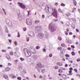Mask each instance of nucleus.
<instances>
[{
	"instance_id": "4be33fe9",
	"label": "nucleus",
	"mask_w": 80,
	"mask_h": 80,
	"mask_svg": "<svg viewBox=\"0 0 80 80\" xmlns=\"http://www.w3.org/2000/svg\"><path fill=\"white\" fill-rule=\"evenodd\" d=\"M58 72L59 73H62L63 72V70L62 69H59Z\"/></svg>"
},
{
	"instance_id": "3c124183",
	"label": "nucleus",
	"mask_w": 80,
	"mask_h": 80,
	"mask_svg": "<svg viewBox=\"0 0 80 80\" xmlns=\"http://www.w3.org/2000/svg\"><path fill=\"white\" fill-rule=\"evenodd\" d=\"M12 78H16V77H17L15 76L12 75Z\"/></svg>"
},
{
	"instance_id": "cd10ccee",
	"label": "nucleus",
	"mask_w": 80,
	"mask_h": 80,
	"mask_svg": "<svg viewBox=\"0 0 80 80\" xmlns=\"http://www.w3.org/2000/svg\"><path fill=\"white\" fill-rule=\"evenodd\" d=\"M27 12H28V15H30V13L31 12V11L30 10L29 11H27Z\"/></svg>"
},
{
	"instance_id": "4468645a",
	"label": "nucleus",
	"mask_w": 80,
	"mask_h": 80,
	"mask_svg": "<svg viewBox=\"0 0 80 80\" xmlns=\"http://www.w3.org/2000/svg\"><path fill=\"white\" fill-rule=\"evenodd\" d=\"M3 77L4 78H5L6 79H7V80H8V77L6 75H3Z\"/></svg>"
},
{
	"instance_id": "ea45409f",
	"label": "nucleus",
	"mask_w": 80,
	"mask_h": 80,
	"mask_svg": "<svg viewBox=\"0 0 80 80\" xmlns=\"http://www.w3.org/2000/svg\"><path fill=\"white\" fill-rule=\"evenodd\" d=\"M17 79L18 80H21L22 79V78L20 77H18L17 78Z\"/></svg>"
},
{
	"instance_id": "0eeeda50",
	"label": "nucleus",
	"mask_w": 80,
	"mask_h": 80,
	"mask_svg": "<svg viewBox=\"0 0 80 80\" xmlns=\"http://www.w3.org/2000/svg\"><path fill=\"white\" fill-rule=\"evenodd\" d=\"M43 37V34L42 33H40L38 35L37 37L40 39H42Z\"/></svg>"
},
{
	"instance_id": "5fc2aeb1",
	"label": "nucleus",
	"mask_w": 80,
	"mask_h": 80,
	"mask_svg": "<svg viewBox=\"0 0 80 80\" xmlns=\"http://www.w3.org/2000/svg\"><path fill=\"white\" fill-rule=\"evenodd\" d=\"M76 10V8H74L72 9V11H73V12H74V11H75V10Z\"/></svg>"
},
{
	"instance_id": "6e6552de",
	"label": "nucleus",
	"mask_w": 80,
	"mask_h": 80,
	"mask_svg": "<svg viewBox=\"0 0 80 80\" xmlns=\"http://www.w3.org/2000/svg\"><path fill=\"white\" fill-rule=\"evenodd\" d=\"M70 70L69 71V73L68 74V75H72L73 73H72V70H73V68H69Z\"/></svg>"
},
{
	"instance_id": "39448f33",
	"label": "nucleus",
	"mask_w": 80,
	"mask_h": 80,
	"mask_svg": "<svg viewBox=\"0 0 80 80\" xmlns=\"http://www.w3.org/2000/svg\"><path fill=\"white\" fill-rule=\"evenodd\" d=\"M18 5H19V6L21 8H23V9H25V8H26V6H25V5L22 3L18 2Z\"/></svg>"
},
{
	"instance_id": "5701e85b",
	"label": "nucleus",
	"mask_w": 80,
	"mask_h": 80,
	"mask_svg": "<svg viewBox=\"0 0 80 80\" xmlns=\"http://www.w3.org/2000/svg\"><path fill=\"white\" fill-rule=\"evenodd\" d=\"M66 77H67V76L65 75H63L62 76V78L64 79H65Z\"/></svg>"
},
{
	"instance_id": "423d86ee",
	"label": "nucleus",
	"mask_w": 80,
	"mask_h": 80,
	"mask_svg": "<svg viewBox=\"0 0 80 80\" xmlns=\"http://www.w3.org/2000/svg\"><path fill=\"white\" fill-rule=\"evenodd\" d=\"M26 23L28 25H32V21L31 20V19H27L26 20Z\"/></svg>"
},
{
	"instance_id": "c03bdc74",
	"label": "nucleus",
	"mask_w": 80,
	"mask_h": 80,
	"mask_svg": "<svg viewBox=\"0 0 80 80\" xmlns=\"http://www.w3.org/2000/svg\"><path fill=\"white\" fill-rule=\"evenodd\" d=\"M2 52H6V50L5 49H3L2 50Z\"/></svg>"
},
{
	"instance_id": "de8ad7c7",
	"label": "nucleus",
	"mask_w": 80,
	"mask_h": 80,
	"mask_svg": "<svg viewBox=\"0 0 80 80\" xmlns=\"http://www.w3.org/2000/svg\"><path fill=\"white\" fill-rule=\"evenodd\" d=\"M22 18H23V19H24V18H25V15H24V14H23L22 15Z\"/></svg>"
},
{
	"instance_id": "c9c22d12",
	"label": "nucleus",
	"mask_w": 80,
	"mask_h": 80,
	"mask_svg": "<svg viewBox=\"0 0 80 80\" xmlns=\"http://www.w3.org/2000/svg\"><path fill=\"white\" fill-rule=\"evenodd\" d=\"M73 70L76 72H78V70H77V68H74L73 69Z\"/></svg>"
},
{
	"instance_id": "a878e982",
	"label": "nucleus",
	"mask_w": 80,
	"mask_h": 80,
	"mask_svg": "<svg viewBox=\"0 0 80 80\" xmlns=\"http://www.w3.org/2000/svg\"><path fill=\"white\" fill-rule=\"evenodd\" d=\"M63 54H64V52H63V51L61 52V54L60 55V56L62 57V55H63Z\"/></svg>"
},
{
	"instance_id": "6ab92c4d",
	"label": "nucleus",
	"mask_w": 80,
	"mask_h": 80,
	"mask_svg": "<svg viewBox=\"0 0 80 80\" xmlns=\"http://www.w3.org/2000/svg\"><path fill=\"white\" fill-rule=\"evenodd\" d=\"M17 13L18 15H20V10H17Z\"/></svg>"
},
{
	"instance_id": "393cba45",
	"label": "nucleus",
	"mask_w": 80,
	"mask_h": 80,
	"mask_svg": "<svg viewBox=\"0 0 80 80\" xmlns=\"http://www.w3.org/2000/svg\"><path fill=\"white\" fill-rule=\"evenodd\" d=\"M58 11L60 12V13H63V12H62V10L61 9L59 8L58 9Z\"/></svg>"
},
{
	"instance_id": "f257e3e1",
	"label": "nucleus",
	"mask_w": 80,
	"mask_h": 80,
	"mask_svg": "<svg viewBox=\"0 0 80 80\" xmlns=\"http://www.w3.org/2000/svg\"><path fill=\"white\" fill-rule=\"evenodd\" d=\"M49 28H50V30L51 32H53L56 30V28L55 26L54 25L53 23H51L49 24Z\"/></svg>"
},
{
	"instance_id": "f03ea898",
	"label": "nucleus",
	"mask_w": 80,
	"mask_h": 80,
	"mask_svg": "<svg viewBox=\"0 0 80 80\" xmlns=\"http://www.w3.org/2000/svg\"><path fill=\"white\" fill-rule=\"evenodd\" d=\"M51 15H53V16L56 18H57L58 17V13H57V12L56 11V9H55L54 10V12L53 13H52Z\"/></svg>"
},
{
	"instance_id": "dca6fc26",
	"label": "nucleus",
	"mask_w": 80,
	"mask_h": 80,
	"mask_svg": "<svg viewBox=\"0 0 80 80\" xmlns=\"http://www.w3.org/2000/svg\"><path fill=\"white\" fill-rule=\"evenodd\" d=\"M2 9L4 13V15H7V12H6V11H5V10L3 8H2Z\"/></svg>"
},
{
	"instance_id": "37998d69",
	"label": "nucleus",
	"mask_w": 80,
	"mask_h": 80,
	"mask_svg": "<svg viewBox=\"0 0 80 80\" xmlns=\"http://www.w3.org/2000/svg\"><path fill=\"white\" fill-rule=\"evenodd\" d=\"M38 28V26H36L35 28V29H34L36 31H37Z\"/></svg>"
},
{
	"instance_id": "a18cd8bd",
	"label": "nucleus",
	"mask_w": 80,
	"mask_h": 80,
	"mask_svg": "<svg viewBox=\"0 0 80 80\" xmlns=\"http://www.w3.org/2000/svg\"><path fill=\"white\" fill-rule=\"evenodd\" d=\"M70 15V13H68V14H66V16H67V17H69Z\"/></svg>"
},
{
	"instance_id": "79ce46f5",
	"label": "nucleus",
	"mask_w": 80,
	"mask_h": 80,
	"mask_svg": "<svg viewBox=\"0 0 80 80\" xmlns=\"http://www.w3.org/2000/svg\"><path fill=\"white\" fill-rule=\"evenodd\" d=\"M58 50H60L61 49H62V48L61 47H60L58 48Z\"/></svg>"
},
{
	"instance_id": "7ed1b4c3",
	"label": "nucleus",
	"mask_w": 80,
	"mask_h": 80,
	"mask_svg": "<svg viewBox=\"0 0 80 80\" xmlns=\"http://www.w3.org/2000/svg\"><path fill=\"white\" fill-rule=\"evenodd\" d=\"M6 22L8 25L10 27H12V22H10V20L8 19V18H6Z\"/></svg>"
},
{
	"instance_id": "20e7f679",
	"label": "nucleus",
	"mask_w": 80,
	"mask_h": 80,
	"mask_svg": "<svg viewBox=\"0 0 80 80\" xmlns=\"http://www.w3.org/2000/svg\"><path fill=\"white\" fill-rule=\"evenodd\" d=\"M48 10L46 8H45V11L46 12H47L48 13L49 12V13H51V12H52L53 11V8H49L48 7Z\"/></svg>"
},
{
	"instance_id": "ddd939ff",
	"label": "nucleus",
	"mask_w": 80,
	"mask_h": 80,
	"mask_svg": "<svg viewBox=\"0 0 80 80\" xmlns=\"http://www.w3.org/2000/svg\"><path fill=\"white\" fill-rule=\"evenodd\" d=\"M18 17L19 20H22V17L21 15H18Z\"/></svg>"
},
{
	"instance_id": "58836bf2",
	"label": "nucleus",
	"mask_w": 80,
	"mask_h": 80,
	"mask_svg": "<svg viewBox=\"0 0 80 80\" xmlns=\"http://www.w3.org/2000/svg\"><path fill=\"white\" fill-rule=\"evenodd\" d=\"M45 36L46 38H48V34H46Z\"/></svg>"
},
{
	"instance_id": "774afa93",
	"label": "nucleus",
	"mask_w": 80,
	"mask_h": 80,
	"mask_svg": "<svg viewBox=\"0 0 80 80\" xmlns=\"http://www.w3.org/2000/svg\"><path fill=\"white\" fill-rule=\"evenodd\" d=\"M40 65H41L40 63H38L37 65V66H40Z\"/></svg>"
},
{
	"instance_id": "aec40b11",
	"label": "nucleus",
	"mask_w": 80,
	"mask_h": 80,
	"mask_svg": "<svg viewBox=\"0 0 80 80\" xmlns=\"http://www.w3.org/2000/svg\"><path fill=\"white\" fill-rule=\"evenodd\" d=\"M5 32L6 33H7L8 32V28H7V26H6V27L5 28Z\"/></svg>"
},
{
	"instance_id": "6e6d98bb",
	"label": "nucleus",
	"mask_w": 80,
	"mask_h": 80,
	"mask_svg": "<svg viewBox=\"0 0 80 80\" xmlns=\"http://www.w3.org/2000/svg\"><path fill=\"white\" fill-rule=\"evenodd\" d=\"M61 46H62V47H65V45L64 44H62Z\"/></svg>"
},
{
	"instance_id": "7c9ffc66",
	"label": "nucleus",
	"mask_w": 80,
	"mask_h": 80,
	"mask_svg": "<svg viewBox=\"0 0 80 80\" xmlns=\"http://www.w3.org/2000/svg\"><path fill=\"white\" fill-rule=\"evenodd\" d=\"M62 38L60 36L58 37V40H62Z\"/></svg>"
},
{
	"instance_id": "9b49d317",
	"label": "nucleus",
	"mask_w": 80,
	"mask_h": 80,
	"mask_svg": "<svg viewBox=\"0 0 80 80\" xmlns=\"http://www.w3.org/2000/svg\"><path fill=\"white\" fill-rule=\"evenodd\" d=\"M56 65H59V66H60V67H62V66L63 65V64L62 62H58L56 63Z\"/></svg>"
},
{
	"instance_id": "0e129e2a",
	"label": "nucleus",
	"mask_w": 80,
	"mask_h": 80,
	"mask_svg": "<svg viewBox=\"0 0 80 80\" xmlns=\"http://www.w3.org/2000/svg\"><path fill=\"white\" fill-rule=\"evenodd\" d=\"M55 5L56 6H57L58 5V2H56L55 3Z\"/></svg>"
},
{
	"instance_id": "9d476101",
	"label": "nucleus",
	"mask_w": 80,
	"mask_h": 80,
	"mask_svg": "<svg viewBox=\"0 0 80 80\" xmlns=\"http://www.w3.org/2000/svg\"><path fill=\"white\" fill-rule=\"evenodd\" d=\"M29 36L30 37H34L35 36V34L33 31H32L29 33Z\"/></svg>"
},
{
	"instance_id": "f8f14e48",
	"label": "nucleus",
	"mask_w": 80,
	"mask_h": 80,
	"mask_svg": "<svg viewBox=\"0 0 80 80\" xmlns=\"http://www.w3.org/2000/svg\"><path fill=\"white\" fill-rule=\"evenodd\" d=\"M10 70V68L9 67H8L5 68V72H8V71H9Z\"/></svg>"
},
{
	"instance_id": "4d7b16f0",
	"label": "nucleus",
	"mask_w": 80,
	"mask_h": 80,
	"mask_svg": "<svg viewBox=\"0 0 80 80\" xmlns=\"http://www.w3.org/2000/svg\"><path fill=\"white\" fill-rule=\"evenodd\" d=\"M66 25H70V24L69 23V22H66Z\"/></svg>"
},
{
	"instance_id": "c85d7f7f",
	"label": "nucleus",
	"mask_w": 80,
	"mask_h": 80,
	"mask_svg": "<svg viewBox=\"0 0 80 80\" xmlns=\"http://www.w3.org/2000/svg\"><path fill=\"white\" fill-rule=\"evenodd\" d=\"M65 56L66 57H68V58H69L70 57V55L68 54H66L65 55Z\"/></svg>"
},
{
	"instance_id": "c756f323",
	"label": "nucleus",
	"mask_w": 80,
	"mask_h": 80,
	"mask_svg": "<svg viewBox=\"0 0 80 80\" xmlns=\"http://www.w3.org/2000/svg\"><path fill=\"white\" fill-rule=\"evenodd\" d=\"M41 29V28L40 26H38V29L37 31H38V30H40Z\"/></svg>"
},
{
	"instance_id": "4c0bfd02",
	"label": "nucleus",
	"mask_w": 80,
	"mask_h": 80,
	"mask_svg": "<svg viewBox=\"0 0 80 80\" xmlns=\"http://www.w3.org/2000/svg\"><path fill=\"white\" fill-rule=\"evenodd\" d=\"M72 48L73 49V48H75V46H74V45H72L71 46Z\"/></svg>"
},
{
	"instance_id": "f704fd0d",
	"label": "nucleus",
	"mask_w": 80,
	"mask_h": 80,
	"mask_svg": "<svg viewBox=\"0 0 80 80\" xmlns=\"http://www.w3.org/2000/svg\"><path fill=\"white\" fill-rule=\"evenodd\" d=\"M18 37H20V33L19 32H18Z\"/></svg>"
},
{
	"instance_id": "8fccbe9b",
	"label": "nucleus",
	"mask_w": 80,
	"mask_h": 80,
	"mask_svg": "<svg viewBox=\"0 0 80 80\" xmlns=\"http://www.w3.org/2000/svg\"><path fill=\"white\" fill-rule=\"evenodd\" d=\"M23 31H24V32H25V31H26V30H27V28H23Z\"/></svg>"
},
{
	"instance_id": "69168bd1",
	"label": "nucleus",
	"mask_w": 80,
	"mask_h": 80,
	"mask_svg": "<svg viewBox=\"0 0 80 80\" xmlns=\"http://www.w3.org/2000/svg\"><path fill=\"white\" fill-rule=\"evenodd\" d=\"M68 50H71V48L70 47H69L68 48Z\"/></svg>"
},
{
	"instance_id": "13d9d810",
	"label": "nucleus",
	"mask_w": 80,
	"mask_h": 80,
	"mask_svg": "<svg viewBox=\"0 0 80 80\" xmlns=\"http://www.w3.org/2000/svg\"><path fill=\"white\" fill-rule=\"evenodd\" d=\"M42 18H45V15L43 14L42 15Z\"/></svg>"
},
{
	"instance_id": "a19ab883",
	"label": "nucleus",
	"mask_w": 80,
	"mask_h": 80,
	"mask_svg": "<svg viewBox=\"0 0 80 80\" xmlns=\"http://www.w3.org/2000/svg\"><path fill=\"white\" fill-rule=\"evenodd\" d=\"M14 43L15 45H18V44L17 43V42H16V41H15L14 42Z\"/></svg>"
},
{
	"instance_id": "864d4df0",
	"label": "nucleus",
	"mask_w": 80,
	"mask_h": 80,
	"mask_svg": "<svg viewBox=\"0 0 80 80\" xmlns=\"http://www.w3.org/2000/svg\"><path fill=\"white\" fill-rule=\"evenodd\" d=\"M52 53L49 54V57H52Z\"/></svg>"
},
{
	"instance_id": "bf43d9fd",
	"label": "nucleus",
	"mask_w": 80,
	"mask_h": 80,
	"mask_svg": "<svg viewBox=\"0 0 80 80\" xmlns=\"http://www.w3.org/2000/svg\"><path fill=\"white\" fill-rule=\"evenodd\" d=\"M73 22H76V19L75 18L72 19Z\"/></svg>"
},
{
	"instance_id": "412c9836",
	"label": "nucleus",
	"mask_w": 80,
	"mask_h": 80,
	"mask_svg": "<svg viewBox=\"0 0 80 80\" xmlns=\"http://www.w3.org/2000/svg\"><path fill=\"white\" fill-rule=\"evenodd\" d=\"M40 4L42 6V7L45 6V3H44L43 2H40Z\"/></svg>"
},
{
	"instance_id": "f3484780",
	"label": "nucleus",
	"mask_w": 80,
	"mask_h": 80,
	"mask_svg": "<svg viewBox=\"0 0 80 80\" xmlns=\"http://www.w3.org/2000/svg\"><path fill=\"white\" fill-rule=\"evenodd\" d=\"M40 22V21L38 20H37L35 21V24H37V23H38Z\"/></svg>"
},
{
	"instance_id": "473e14b6",
	"label": "nucleus",
	"mask_w": 80,
	"mask_h": 80,
	"mask_svg": "<svg viewBox=\"0 0 80 80\" xmlns=\"http://www.w3.org/2000/svg\"><path fill=\"white\" fill-rule=\"evenodd\" d=\"M61 5L62 7H65V4H64L63 3H62L61 4Z\"/></svg>"
},
{
	"instance_id": "49530a36",
	"label": "nucleus",
	"mask_w": 80,
	"mask_h": 80,
	"mask_svg": "<svg viewBox=\"0 0 80 80\" xmlns=\"http://www.w3.org/2000/svg\"><path fill=\"white\" fill-rule=\"evenodd\" d=\"M53 21H54V22H57V21H58V19H53Z\"/></svg>"
},
{
	"instance_id": "09e8293b",
	"label": "nucleus",
	"mask_w": 80,
	"mask_h": 80,
	"mask_svg": "<svg viewBox=\"0 0 80 80\" xmlns=\"http://www.w3.org/2000/svg\"><path fill=\"white\" fill-rule=\"evenodd\" d=\"M58 67L57 66H55V69H58Z\"/></svg>"
},
{
	"instance_id": "603ef678",
	"label": "nucleus",
	"mask_w": 80,
	"mask_h": 80,
	"mask_svg": "<svg viewBox=\"0 0 80 80\" xmlns=\"http://www.w3.org/2000/svg\"><path fill=\"white\" fill-rule=\"evenodd\" d=\"M14 62L15 63H17V62H18V60H16L14 61Z\"/></svg>"
},
{
	"instance_id": "b1692460",
	"label": "nucleus",
	"mask_w": 80,
	"mask_h": 80,
	"mask_svg": "<svg viewBox=\"0 0 80 80\" xmlns=\"http://www.w3.org/2000/svg\"><path fill=\"white\" fill-rule=\"evenodd\" d=\"M10 54L11 55H13V52L12 51H11L9 52Z\"/></svg>"
},
{
	"instance_id": "72a5a7b5",
	"label": "nucleus",
	"mask_w": 80,
	"mask_h": 80,
	"mask_svg": "<svg viewBox=\"0 0 80 80\" xmlns=\"http://www.w3.org/2000/svg\"><path fill=\"white\" fill-rule=\"evenodd\" d=\"M40 48V47L39 46H36V49L37 50H38V49H39Z\"/></svg>"
},
{
	"instance_id": "bb28decb",
	"label": "nucleus",
	"mask_w": 80,
	"mask_h": 80,
	"mask_svg": "<svg viewBox=\"0 0 80 80\" xmlns=\"http://www.w3.org/2000/svg\"><path fill=\"white\" fill-rule=\"evenodd\" d=\"M73 2L74 4L75 5H77V2L76 1H75V0H73Z\"/></svg>"
},
{
	"instance_id": "338daca9",
	"label": "nucleus",
	"mask_w": 80,
	"mask_h": 80,
	"mask_svg": "<svg viewBox=\"0 0 80 80\" xmlns=\"http://www.w3.org/2000/svg\"><path fill=\"white\" fill-rule=\"evenodd\" d=\"M69 62L70 63H73V61H69Z\"/></svg>"
},
{
	"instance_id": "e2e57ef3",
	"label": "nucleus",
	"mask_w": 80,
	"mask_h": 80,
	"mask_svg": "<svg viewBox=\"0 0 80 80\" xmlns=\"http://www.w3.org/2000/svg\"><path fill=\"white\" fill-rule=\"evenodd\" d=\"M8 66H11V65H12V64H11L10 63H8Z\"/></svg>"
},
{
	"instance_id": "2eb2a0df",
	"label": "nucleus",
	"mask_w": 80,
	"mask_h": 80,
	"mask_svg": "<svg viewBox=\"0 0 80 80\" xmlns=\"http://www.w3.org/2000/svg\"><path fill=\"white\" fill-rule=\"evenodd\" d=\"M23 51H24V52L25 53H26V52H27H27H28V49H26L25 48L24 49Z\"/></svg>"
},
{
	"instance_id": "2f4dec72",
	"label": "nucleus",
	"mask_w": 80,
	"mask_h": 80,
	"mask_svg": "<svg viewBox=\"0 0 80 80\" xmlns=\"http://www.w3.org/2000/svg\"><path fill=\"white\" fill-rule=\"evenodd\" d=\"M20 59L21 61H23L24 60H25V59L22 58H20Z\"/></svg>"
},
{
	"instance_id": "a211bd4d",
	"label": "nucleus",
	"mask_w": 80,
	"mask_h": 80,
	"mask_svg": "<svg viewBox=\"0 0 80 80\" xmlns=\"http://www.w3.org/2000/svg\"><path fill=\"white\" fill-rule=\"evenodd\" d=\"M6 58H7L8 60L9 59H10V56L8 54H6Z\"/></svg>"
},
{
	"instance_id": "052dcab7",
	"label": "nucleus",
	"mask_w": 80,
	"mask_h": 80,
	"mask_svg": "<svg viewBox=\"0 0 80 80\" xmlns=\"http://www.w3.org/2000/svg\"><path fill=\"white\" fill-rule=\"evenodd\" d=\"M65 34L66 35H68V32H67V31H65Z\"/></svg>"
},
{
	"instance_id": "e433bc0d",
	"label": "nucleus",
	"mask_w": 80,
	"mask_h": 80,
	"mask_svg": "<svg viewBox=\"0 0 80 80\" xmlns=\"http://www.w3.org/2000/svg\"><path fill=\"white\" fill-rule=\"evenodd\" d=\"M72 54L73 56H74V55H75V52H72Z\"/></svg>"
},
{
	"instance_id": "1a4fd4ad",
	"label": "nucleus",
	"mask_w": 80,
	"mask_h": 80,
	"mask_svg": "<svg viewBox=\"0 0 80 80\" xmlns=\"http://www.w3.org/2000/svg\"><path fill=\"white\" fill-rule=\"evenodd\" d=\"M25 55L27 57H30L31 56V52L29 51H28L27 53H25Z\"/></svg>"
},
{
	"instance_id": "680f3d73",
	"label": "nucleus",
	"mask_w": 80,
	"mask_h": 80,
	"mask_svg": "<svg viewBox=\"0 0 80 80\" xmlns=\"http://www.w3.org/2000/svg\"><path fill=\"white\" fill-rule=\"evenodd\" d=\"M77 62H80V58L77 59Z\"/></svg>"
}]
</instances>
